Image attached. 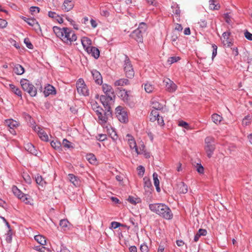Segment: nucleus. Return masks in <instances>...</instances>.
I'll use <instances>...</instances> for the list:
<instances>
[{"label":"nucleus","mask_w":252,"mask_h":252,"mask_svg":"<svg viewBox=\"0 0 252 252\" xmlns=\"http://www.w3.org/2000/svg\"><path fill=\"white\" fill-rule=\"evenodd\" d=\"M12 230L11 227L10 228H8V230L6 233V241L7 243H11L12 241Z\"/></svg>","instance_id":"37998d69"},{"label":"nucleus","mask_w":252,"mask_h":252,"mask_svg":"<svg viewBox=\"0 0 252 252\" xmlns=\"http://www.w3.org/2000/svg\"><path fill=\"white\" fill-rule=\"evenodd\" d=\"M154 89V86L149 83H146L144 84V89L148 93H151Z\"/></svg>","instance_id":"79ce46f5"},{"label":"nucleus","mask_w":252,"mask_h":252,"mask_svg":"<svg viewBox=\"0 0 252 252\" xmlns=\"http://www.w3.org/2000/svg\"><path fill=\"white\" fill-rule=\"evenodd\" d=\"M44 94L45 97L49 96L50 94H56V90L55 87L52 85L48 84L45 87L44 91Z\"/></svg>","instance_id":"a211bd4d"},{"label":"nucleus","mask_w":252,"mask_h":252,"mask_svg":"<svg viewBox=\"0 0 252 252\" xmlns=\"http://www.w3.org/2000/svg\"><path fill=\"white\" fill-rule=\"evenodd\" d=\"M171 8L172 9V12L179 17L180 16L181 11L178 4L176 3H173L171 6Z\"/></svg>","instance_id":"72a5a7b5"},{"label":"nucleus","mask_w":252,"mask_h":252,"mask_svg":"<svg viewBox=\"0 0 252 252\" xmlns=\"http://www.w3.org/2000/svg\"><path fill=\"white\" fill-rule=\"evenodd\" d=\"M63 145L64 147L67 149H73V144L67 139L64 138L63 140Z\"/></svg>","instance_id":"58836bf2"},{"label":"nucleus","mask_w":252,"mask_h":252,"mask_svg":"<svg viewBox=\"0 0 252 252\" xmlns=\"http://www.w3.org/2000/svg\"><path fill=\"white\" fill-rule=\"evenodd\" d=\"M9 86L13 93H14L15 94H16L18 96L20 97L21 98H22V92L19 88L17 87L14 84H10L9 85Z\"/></svg>","instance_id":"7c9ffc66"},{"label":"nucleus","mask_w":252,"mask_h":252,"mask_svg":"<svg viewBox=\"0 0 252 252\" xmlns=\"http://www.w3.org/2000/svg\"><path fill=\"white\" fill-rule=\"evenodd\" d=\"M37 11V13H39L40 11V8L37 6H32L30 7V12L31 14L33 15L34 12Z\"/></svg>","instance_id":"bf43d9fd"},{"label":"nucleus","mask_w":252,"mask_h":252,"mask_svg":"<svg viewBox=\"0 0 252 252\" xmlns=\"http://www.w3.org/2000/svg\"><path fill=\"white\" fill-rule=\"evenodd\" d=\"M24 147L25 150L35 156L37 155V151L33 145H32L31 143H28L25 144Z\"/></svg>","instance_id":"4be33fe9"},{"label":"nucleus","mask_w":252,"mask_h":252,"mask_svg":"<svg viewBox=\"0 0 252 252\" xmlns=\"http://www.w3.org/2000/svg\"><path fill=\"white\" fill-rule=\"evenodd\" d=\"M48 16L49 17L53 18L55 20L56 19V17H59L58 14H57L56 12L51 11L48 12Z\"/></svg>","instance_id":"774afa93"},{"label":"nucleus","mask_w":252,"mask_h":252,"mask_svg":"<svg viewBox=\"0 0 252 252\" xmlns=\"http://www.w3.org/2000/svg\"><path fill=\"white\" fill-rule=\"evenodd\" d=\"M178 191L179 193L185 194L188 192V186L183 182H181L177 184Z\"/></svg>","instance_id":"5701e85b"},{"label":"nucleus","mask_w":252,"mask_h":252,"mask_svg":"<svg viewBox=\"0 0 252 252\" xmlns=\"http://www.w3.org/2000/svg\"><path fill=\"white\" fill-rule=\"evenodd\" d=\"M140 250L141 252H148L149 251L148 246L145 244H142L140 246Z\"/></svg>","instance_id":"e2e57ef3"},{"label":"nucleus","mask_w":252,"mask_h":252,"mask_svg":"<svg viewBox=\"0 0 252 252\" xmlns=\"http://www.w3.org/2000/svg\"><path fill=\"white\" fill-rule=\"evenodd\" d=\"M143 180H144V187H147L148 188H150L151 187H152L151 181V180H150L149 178H147L146 177H145L143 178Z\"/></svg>","instance_id":"49530a36"},{"label":"nucleus","mask_w":252,"mask_h":252,"mask_svg":"<svg viewBox=\"0 0 252 252\" xmlns=\"http://www.w3.org/2000/svg\"><path fill=\"white\" fill-rule=\"evenodd\" d=\"M205 150L209 158L212 157L216 149L215 138L208 136L205 139Z\"/></svg>","instance_id":"6e6552de"},{"label":"nucleus","mask_w":252,"mask_h":252,"mask_svg":"<svg viewBox=\"0 0 252 252\" xmlns=\"http://www.w3.org/2000/svg\"><path fill=\"white\" fill-rule=\"evenodd\" d=\"M24 43L26 44V46L30 49H32L33 48V46L29 39V38H25L24 39Z\"/></svg>","instance_id":"4d7b16f0"},{"label":"nucleus","mask_w":252,"mask_h":252,"mask_svg":"<svg viewBox=\"0 0 252 252\" xmlns=\"http://www.w3.org/2000/svg\"><path fill=\"white\" fill-rule=\"evenodd\" d=\"M91 73L95 83L98 85H101L102 84V77L100 72L96 69H93L91 71Z\"/></svg>","instance_id":"2eb2a0df"},{"label":"nucleus","mask_w":252,"mask_h":252,"mask_svg":"<svg viewBox=\"0 0 252 252\" xmlns=\"http://www.w3.org/2000/svg\"><path fill=\"white\" fill-rule=\"evenodd\" d=\"M181 58L179 57H171L168 59L167 62L169 63V64H171L177 62Z\"/></svg>","instance_id":"a18cd8bd"},{"label":"nucleus","mask_w":252,"mask_h":252,"mask_svg":"<svg viewBox=\"0 0 252 252\" xmlns=\"http://www.w3.org/2000/svg\"><path fill=\"white\" fill-rule=\"evenodd\" d=\"M231 32L229 31H226L222 33V37L223 38V42L224 43L225 41H229L230 39L229 37L230 36Z\"/></svg>","instance_id":"09e8293b"},{"label":"nucleus","mask_w":252,"mask_h":252,"mask_svg":"<svg viewBox=\"0 0 252 252\" xmlns=\"http://www.w3.org/2000/svg\"><path fill=\"white\" fill-rule=\"evenodd\" d=\"M115 114L118 119L122 123H126L128 121L127 112L125 109L119 106L115 109Z\"/></svg>","instance_id":"9b49d317"},{"label":"nucleus","mask_w":252,"mask_h":252,"mask_svg":"<svg viewBox=\"0 0 252 252\" xmlns=\"http://www.w3.org/2000/svg\"><path fill=\"white\" fill-rule=\"evenodd\" d=\"M125 60L124 61V70L127 78L131 79L134 76V71L131 61L127 55L124 54Z\"/></svg>","instance_id":"0eeeda50"},{"label":"nucleus","mask_w":252,"mask_h":252,"mask_svg":"<svg viewBox=\"0 0 252 252\" xmlns=\"http://www.w3.org/2000/svg\"><path fill=\"white\" fill-rule=\"evenodd\" d=\"M178 38V34L176 33L173 32L171 35V41L173 43V44H174V42H176L177 39Z\"/></svg>","instance_id":"338daca9"},{"label":"nucleus","mask_w":252,"mask_h":252,"mask_svg":"<svg viewBox=\"0 0 252 252\" xmlns=\"http://www.w3.org/2000/svg\"><path fill=\"white\" fill-rule=\"evenodd\" d=\"M76 88L78 93L84 96L89 95V91L82 78L79 79L76 82Z\"/></svg>","instance_id":"9d476101"},{"label":"nucleus","mask_w":252,"mask_h":252,"mask_svg":"<svg viewBox=\"0 0 252 252\" xmlns=\"http://www.w3.org/2000/svg\"><path fill=\"white\" fill-rule=\"evenodd\" d=\"M130 91H127L125 90L120 91V96L123 101L128 105L130 107L132 108L135 105V102L133 96L130 94Z\"/></svg>","instance_id":"1a4fd4ad"},{"label":"nucleus","mask_w":252,"mask_h":252,"mask_svg":"<svg viewBox=\"0 0 252 252\" xmlns=\"http://www.w3.org/2000/svg\"><path fill=\"white\" fill-rule=\"evenodd\" d=\"M178 126L184 127L187 129H189V126L188 123L183 121H179Z\"/></svg>","instance_id":"3c124183"},{"label":"nucleus","mask_w":252,"mask_h":252,"mask_svg":"<svg viewBox=\"0 0 252 252\" xmlns=\"http://www.w3.org/2000/svg\"><path fill=\"white\" fill-rule=\"evenodd\" d=\"M68 176L70 182L75 187H78L80 186L81 182L78 177L75 176L73 174H69Z\"/></svg>","instance_id":"aec40b11"},{"label":"nucleus","mask_w":252,"mask_h":252,"mask_svg":"<svg viewBox=\"0 0 252 252\" xmlns=\"http://www.w3.org/2000/svg\"><path fill=\"white\" fill-rule=\"evenodd\" d=\"M51 146L56 150H57L59 152H61L63 150L62 148L61 143L57 140H53L51 142Z\"/></svg>","instance_id":"c85d7f7f"},{"label":"nucleus","mask_w":252,"mask_h":252,"mask_svg":"<svg viewBox=\"0 0 252 252\" xmlns=\"http://www.w3.org/2000/svg\"><path fill=\"white\" fill-rule=\"evenodd\" d=\"M66 19L70 22V24L73 26L74 29L75 30H78V26L77 24H75V21H74L72 19L69 17H66Z\"/></svg>","instance_id":"13d9d810"},{"label":"nucleus","mask_w":252,"mask_h":252,"mask_svg":"<svg viewBox=\"0 0 252 252\" xmlns=\"http://www.w3.org/2000/svg\"><path fill=\"white\" fill-rule=\"evenodd\" d=\"M63 5L64 10L67 12L73 8L74 3L72 0H64Z\"/></svg>","instance_id":"a878e982"},{"label":"nucleus","mask_w":252,"mask_h":252,"mask_svg":"<svg viewBox=\"0 0 252 252\" xmlns=\"http://www.w3.org/2000/svg\"><path fill=\"white\" fill-rule=\"evenodd\" d=\"M35 181L37 184H38L39 186H41L42 188H44L46 185V182L44 180V179L43 178L42 176H41L39 174H37L35 177Z\"/></svg>","instance_id":"c756f323"},{"label":"nucleus","mask_w":252,"mask_h":252,"mask_svg":"<svg viewBox=\"0 0 252 252\" xmlns=\"http://www.w3.org/2000/svg\"><path fill=\"white\" fill-rule=\"evenodd\" d=\"M209 3V8L211 10H219L220 7V4L217 0H210Z\"/></svg>","instance_id":"bb28decb"},{"label":"nucleus","mask_w":252,"mask_h":252,"mask_svg":"<svg viewBox=\"0 0 252 252\" xmlns=\"http://www.w3.org/2000/svg\"><path fill=\"white\" fill-rule=\"evenodd\" d=\"M7 22L6 20L0 18V28H4L6 27Z\"/></svg>","instance_id":"69168bd1"},{"label":"nucleus","mask_w":252,"mask_h":252,"mask_svg":"<svg viewBox=\"0 0 252 252\" xmlns=\"http://www.w3.org/2000/svg\"><path fill=\"white\" fill-rule=\"evenodd\" d=\"M165 90L170 93L175 92L177 89V85L170 79L166 78L163 80Z\"/></svg>","instance_id":"4468645a"},{"label":"nucleus","mask_w":252,"mask_h":252,"mask_svg":"<svg viewBox=\"0 0 252 252\" xmlns=\"http://www.w3.org/2000/svg\"><path fill=\"white\" fill-rule=\"evenodd\" d=\"M105 108L104 112L100 113V115H97L99 123L101 125L105 124L109 118L112 117V111L111 110V104L102 103Z\"/></svg>","instance_id":"423d86ee"},{"label":"nucleus","mask_w":252,"mask_h":252,"mask_svg":"<svg viewBox=\"0 0 252 252\" xmlns=\"http://www.w3.org/2000/svg\"><path fill=\"white\" fill-rule=\"evenodd\" d=\"M37 128L39 129L38 131V135L39 138L44 141L47 142L48 141V136L46 132L44 131L42 128L38 126Z\"/></svg>","instance_id":"393cba45"},{"label":"nucleus","mask_w":252,"mask_h":252,"mask_svg":"<svg viewBox=\"0 0 252 252\" xmlns=\"http://www.w3.org/2000/svg\"><path fill=\"white\" fill-rule=\"evenodd\" d=\"M27 24L31 26H34V29L35 30H41V28L38 22L36 21L35 19L33 18H29V19L27 21Z\"/></svg>","instance_id":"cd10ccee"},{"label":"nucleus","mask_w":252,"mask_h":252,"mask_svg":"<svg viewBox=\"0 0 252 252\" xmlns=\"http://www.w3.org/2000/svg\"><path fill=\"white\" fill-rule=\"evenodd\" d=\"M87 53L91 55L94 59H97L100 55V52L98 49L94 46H91L88 48V50H86Z\"/></svg>","instance_id":"f3484780"},{"label":"nucleus","mask_w":252,"mask_h":252,"mask_svg":"<svg viewBox=\"0 0 252 252\" xmlns=\"http://www.w3.org/2000/svg\"><path fill=\"white\" fill-rule=\"evenodd\" d=\"M137 169L138 171V175L139 176H143L145 172V168L142 165H139L137 167Z\"/></svg>","instance_id":"603ef678"},{"label":"nucleus","mask_w":252,"mask_h":252,"mask_svg":"<svg viewBox=\"0 0 252 252\" xmlns=\"http://www.w3.org/2000/svg\"><path fill=\"white\" fill-rule=\"evenodd\" d=\"M153 110H162L163 108V105L158 101H155L152 102Z\"/></svg>","instance_id":"f704fd0d"},{"label":"nucleus","mask_w":252,"mask_h":252,"mask_svg":"<svg viewBox=\"0 0 252 252\" xmlns=\"http://www.w3.org/2000/svg\"><path fill=\"white\" fill-rule=\"evenodd\" d=\"M128 142H129V145L130 148L133 149H134L135 152L137 154H139V153L138 152V148H137V147L136 145V142L134 140V139L133 138L129 139Z\"/></svg>","instance_id":"ea45409f"},{"label":"nucleus","mask_w":252,"mask_h":252,"mask_svg":"<svg viewBox=\"0 0 252 252\" xmlns=\"http://www.w3.org/2000/svg\"><path fill=\"white\" fill-rule=\"evenodd\" d=\"M199 28L201 29L206 28L207 27V22L204 19H201L198 23Z\"/></svg>","instance_id":"8fccbe9b"},{"label":"nucleus","mask_w":252,"mask_h":252,"mask_svg":"<svg viewBox=\"0 0 252 252\" xmlns=\"http://www.w3.org/2000/svg\"><path fill=\"white\" fill-rule=\"evenodd\" d=\"M207 234V230L205 229H199L194 237V241L197 242L201 236H206Z\"/></svg>","instance_id":"2f4dec72"},{"label":"nucleus","mask_w":252,"mask_h":252,"mask_svg":"<svg viewBox=\"0 0 252 252\" xmlns=\"http://www.w3.org/2000/svg\"><path fill=\"white\" fill-rule=\"evenodd\" d=\"M111 131H109V136L112 139L113 141H116L118 139L117 133L113 128H111Z\"/></svg>","instance_id":"c03bdc74"},{"label":"nucleus","mask_w":252,"mask_h":252,"mask_svg":"<svg viewBox=\"0 0 252 252\" xmlns=\"http://www.w3.org/2000/svg\"><path fill=\"white\" fill-rule=\"evenodd\" d=\"M245 37L249 40H252V33L246 31L244 33Z\"/></svg>","instance_id":"0e129e2a"},{"label":"nucleus","mask_w":252,"mask_h":252,"mask_svg":"<svg viewBox=\"0 0 252 252\" xmlns=\"http://www.w3.org/2000/svg\"><path fill=\"white\" fill-rule=\"evenodd\" d=\"M128 84H129V81L128 80V79H125V78L121 79L118 80H117L114 83V84L116 86H123L125 85H127Z\"/></svg>","instance_id":"e433bc0d"},{"label":"nucleus","mask_w":252,"mask_h":252,"mask_svg":"<svg viewBox=\"0 0 252 252\" xmlns=\"http://www.w3.org/2000/svg\"><path fill=\"white\" fill-rule=\"evenodd\" d=\"M53 30L56 36L64 43L71 45L72 42L77 40L76 34L70 28H61L57 26H54Z\"/></svg>","instance_id":"f257e3e1"},{"label":"nucleus","mask_w":252,"mask_h":252,"mask_svg":"<svg viewBox=\"0 0 252 252\" xmlns=\"http://www.w3.org/2000/svg\"><path fill=\"white\" fill-rule=\"evenodd\" d=\"M34 239L42 246L46 245V241L45 238L41 235H37L34 236Z\"/></svg>","instance_id":"473e14b6"},{"label":"nucleus","mask_w":252,"mask_h":252,"mask_svg":"<svg viewBox=\"0 0 252 252\" xmlns=\"http://www.w3.org/2000/svg\"><path fill=\"white\" fill-rule=\"evenodd\" d=\"M96 138L97 140L102 142L107 139V135L104 134H99Z\"/></svg>","instance_id":"5fc2aeb1"},{"label":"nucleus","mask_w":252,"mask_h":252,"mask_svg":"<svg viewBox=\"0 0 252 252\" xmlns=\"http://www.w3.org/2000/svg\"><path fill=\"white\" fill-rule=\"evenodd\" d=\"M252 122V116L248 115L245 116L242 120V125L244 126H247L250 125Z\"/></svg>","instance_id":"4c0bfd02"},{"label":"nucleus","mask_w":252,"mask_h":252,"mask_svg":"<svg viewBox=\"0 0 252 252\" xmlns=\"http://www.w3.org/2000/svg\"><path fill=\"white\" fill-rule=\"evenodd\" d=\"M222 119V117L217 114L215 113L212 115V120L213 122L217 125L219 124Z\"/></svg>","instance_id":"c9c22d12"},{"label":"nucleus","mask_w":252,"mask_h":252,"mask_svg":"<svg viewBox=\"0 0 252 252\" xmlns=\"http://www.w3.org/2000/svg\"><path fill=\"white\" fill-rule=\"evenodd\" d=\"M150 121L154 122L157 121L158 124L160 126L164 125V122L163 117L160 116L159 113L156 110H152L150 113Z\"/></svg>","instance_id":"ddd939ff"},{"label":"nucleus","mask_w":252,"mask_h":252,"mask_svg":"<svg viewBox=\"0 0 252 252\" xmlns=\"http://www.w3.org/2000/svg\"><path fill=\"white\" fill-rule=\"evenodd\" d=\"M139 200V198H135L132 196H129L127 199L128 201L133 205H135L138 203Z\"/></svg>","instance_id":"de8ad7c7"},{"label":"nucleus","mask_w":252,"mask_h":252,"mask_svg":"<svg viewBox=\"0 0 252 252\" xmlns=\"http://www.w3.org/2000/svg\"><path fill=\"white\" fill-rule=\"evenodd\" d=\"M12 64L13 65V71L15 74L20 75L24 73L25 69L21 65L19 64H15L13 63Z\"/></svg>","instance_id":"b1692460"},{"label":"nucleus","mask_w":252,"mask_h":252,"mask_svg":"<svg viewBox=\"0 0 252 252\" xmlns=\"http://www.w3.org/2000/svg\"><path fill=\"white\" fill-rule=\"evenodd\" d=\"M20 84L23 90L28 93L31 96H36L37 89L29 80L26 79H22L20 81Z\"/></svg>","instance_id":"39448f33"},{"label":"nucleus","mask_w":252,"mask_h":252,"mask_svg":"<svg viewBox=\"0 0 252 252\" xmlns=\"http://www.w3.org/2000/svg\"><path fill=\"white\" fill-rule=\"evenodd\" d=\"M86 158L89 162L91 164L94 163L96 160L94 155L93 154H87L86 156Z\"/></svg>","instance_id":"a19ab883"},{"label":"nucleus","mask_w":252,"mask_h":252,"mask_svg":"<svg viewBox=\"0 0 252 252\" xmlns=\"http://www.w3.org/2000/svg\"><path fill=\"white\" fill-rule=\"evenodd\" d=\"M197 171L200 174H202L204 173V167L200 163L197 164Z\"/></svg>","instance_id":"680f3d73"},{"label":"nucleus","mask_w":252,"mask_h":252,"mask_svg":"<svg viewBox=\"0 0 252 252\" xmlns=\"http://www.w3.org/2000/svg\"><path fill=\"white\" fill-rule=\"evenodd\" d=\"M12 190L14 194L19 199L24 202L26 204H31L30 198L28 195L23 193L16 186H13Z\"/></svg>","instance_id":"f8f14e48"},{"label":"nucleus","mask_w":252,"mask_h":252,"mask_svg":"<svg viewBox=\"0 0 252 252\" xmlns=\"http://www.w3.org/2000/svg\"><path fill=\"white\" fill-rule=\"evenodd\" d=\"M111 227L113 228V229H116L118 227L121 226H124L123 224L120 223V222H116V221H113L111 222Z\"/></svg>","instance_id":"052dcab7"},{"label":"nucleus","mask_w":252,"mask_h":252,"mask_svg":"<svg viewBox=\"0 0 252 252\" xmlns=\"http://www.w3.org/2000/svg\"><path fill=\"white\" fill-rule=\"evenodd\" d=\"M154 183L155 186L159 185V181L158 179V175L156 172H154L153 174Z\"/></svg>","instance_id":"864d4df0"},{"label":"nucleus","mask_w":252,"mask_h":252,"mask_svg":"<svg viewBox=\"0 0 252 252\" xmlns=\"http://www.w3.org/2000/svg\"><path fill=\"white\" fill-rule=\"evenodd\" d=\"M4 125L12 130V131L15 132L14 128L18 126V122L13 119H8L4 121Z\"/></svg>","instance_id":"6ab92c4d"},{"label":"nucleus","mask_w":252,"mask_h":252,"mask_svg":"<svg viewBox=\"0 0 252 252\" xmlns=\"http://www.w3.org/2000/svg\"><path fill=\"white\" fill-rule=\"evenodd\" d=\"M60 226L62 230L66 231L71 229L72 225L67 219H62L60 221Z\"/></svg>","instance_id":"dca6fc26"},{"label":"nucleus","mask_w":252,"mask_h":252,"mask_svg":"<svg viewBox=\"0 0 252 252\" xmlns=\"http://www.w3.org/2000/svg\"><path fill=\"white\" fill-rule=\"evenodd\" d=\"M102 90L105 95H101L100 96L101 102L108 104L114 102L116 96L112 87L107 84H104L102 85Z\"/></svg>","instance_id":"7ed1b4c3"},{"label":"nucleus","mask_w":252,"mask_h":252,"mask_svg":"<svg viewBox=\"0 0 252 252\" xmlns=\"http://www.w3.org/2000/svg\"><path fill=\"white\" fill-rule=\"evenodd\" d=\"M147 25L144 22L139 25L138 28L134 30L130 34V36L138 43H142L143 41V34L147 30Z\"/></svg>","instance_id":"20e7f679"},{"label":"nucleus","mask_w":252,"mask_h":252,"mask_svg":"<svg viewBox=\"0 0 252 252\" xmlns=\"http://www.w3.org/2000/svg\"><path fill=\"white\" fill-rule=\"evenodd\" d=\"M150 210L166 220H171L173 214L170 209L163 203H154L149 204Z\"/></svg>","instance_id":"f03ea898"},{"label":"nucleus","mask_w":252,"mask_h":252,"mask_svg":"<svg viewBox=\"0 0 252 252\" xmlns=\"http://www.w3.org/2000/svg\"><path fill=\"white\" fill-rule=\"evenodd\" d=\"M81 43L84 50H88L92 45V40L87 37H83L81 39Z\"/></svg>","instance_id":"412c9836"},{"label":"nucleus","mask_w":252,"mask_h":252,"mask_svg":"<svg viewBox=\"0 0 252 252\" xmlns=\"http://www.w3.org/2000/svg\"><path fill=\"white\" fill-rule=\"evenodd\" d=\"M212 48H213V51H212V60L214 59V58L216 56L217 54V49L218 47L215 44H212Z\"/></svg>","instance_id":"6e6d98bb"}]
</instances>
